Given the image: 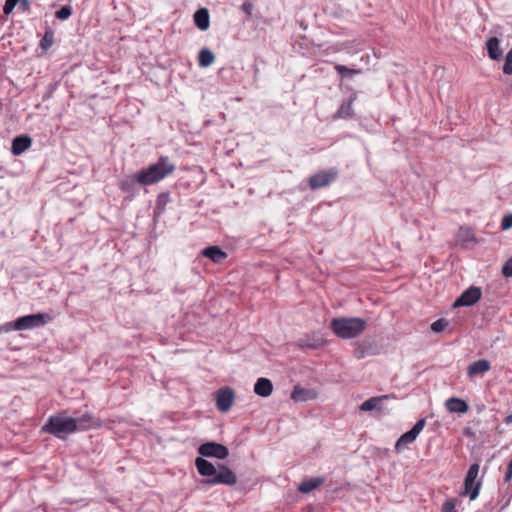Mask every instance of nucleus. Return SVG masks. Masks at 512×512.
<instances>
[{
    "instance_id": "obj_24",
    "label": "nucleus",
    "mask_w": 512,
    "mask_h": 512,
    "mask_svg": "<svg viewBox=\"0 0 512 512\" xmlns=\"http://www.w3.org/2000/svg\"><path fill=\"white\" fill-rule=\"evenodd\" d=\"M215 60V56L212 51L205 48L199 52V65L201 67L210 66Z\"/></svg>"
},
{
    "instance_id": "obj_38",
    "label": "nucleus",
    "mask_w": 512,
    "mask_h": 512,
    "mask_svg": "<svg viewBox=\"0 0 512 512\" xmlns=\"http://www.w3.org/2000/svg\"><path fill=\"white\" fill-rule=\"evenodd\" d=\"M504 422L510 424L512 422V414L505 417Z\"/></svg>"
},
{
    "instance_id": "obj_32",
    "label": "nucleus",
    "mask_w": 512,
    "mask_h": 512,
    "mask_svg": "<svg viewBox=\"0 0 512 512\" xmlns=\"http://www.w3.org/2000/svg\"><path fill=\"white\" fill-rule=\"evenodd\" d=\"M512 227V214L505 215L501 222V228L508 230Z\"/></svg>"
},
{
    "instance_id": "obj_31",
    "label": "nucleus",
    "mask_w": 512,
    "mask_h": 512,
    "mask_svg": "<svg viewBox=\"0 0 512 512\" xmlns=\"http://www.w3.org/2000/svg\"><path fill=\"white\" fill-rule=\"evenodd\" d=\"M502 274L505 277H512V257L509 258L503 265Z\"/></svg>"
},
{
    "instance_id": "obj_37",
    "label": "nucleus",
    "mask_w": 512,
    "mask_h": 512,
    "mask_svg": "<svg viewBox=\"0 0 512 512\" xmlns=\"http://www.w3.org/2000/svg\"><path fill=\"white\" fill-rule=\"evenodd\" d=\"M19 3H20V6H21V9L23 11H25L26 9L29 8V5H30V1L29 0H20Z\"/></svg>"
},
{
    "instance_id": "obj_33",
    "label": "nucleus",
    "mask_w": 512,
    "mask_h": 512,
    "mask_svg": "<svg viewBox=\"0 0 512 512\" xmlns=\"http://www.w3.org/2000/svg\"><path fill=\"white\" fill-rule=\"evenodd\" d=\"M441 512H456L455 504L453 503V501L448 500L444 502L441 508Z\"/></svg>"
},
{
    "instance_id": "obj_23",
    "label": "nucleus",
    "mask_w": 512,
    "mask_h": 512,
    "mask_svg": "<svg viewBox=\"0 0 512 512\" xmlns=\"http://www.w3.org/2000/svg\"><path fill=\"white\" fill-rule=\"evenodd\" d=\"M354 99V97H350L341 104L336 113L337 118H349L352 116V103Z\"/></svg>"
},
{
    "instance_id": "obj_8",
    "label": "nucleus",
    "mask_w": 512,
    "mask_h": 512,
    "mask_svg": "<svg viewBox=\"0 0 512 512\" xmlns=\"http://www.w3.org/2000/svg\"><path fill=\"white\" fill-rule=\"evenodd\" d=\"M426 425V420L424 418L419 419L416 424L412 427L411 430L405 432L400 436V438L396 441L395 450L397 452L402 451L408 444L413 443L421 431L424 429Z\"/></svg>"
},
{
    "instance_id": "obj_16",
    "label": "nucleus",
    "mask_w": 512,
    "mask_h": 512,
    "mask_svg": "<svg viewBox=\"0 0 512 512\" xmlns=\"http://www.w3.org/2000/svg\"><path fill=\"white\" fill-rule=\"evenodd\" d=\"M194 23L201 31H206L210 26V16L206 8H200L194 13Z\"/></svg>"
},
{
    "instance_id": "obj_22",
    "label": "nucleus",
    "mask_w": 512,
    "mask_h": 512,
    "mask_svg": "<svg viewBox=\"0 0 512 512\" xmlns=\"http://www.w3.org/2000/svg\"><path fill=\"white\" fill-rule=\"evenodd\" d=\"M54 43V31L51 27L47 26L45 33L40 40L39 46L42 50L47 51Z\"/></svg>"
},
{
    "instance_id": "obj_30",
    "label": "nucleus",
    "mask_w": 512,
    "mask_h": 512,
    "mask_svg": "<svg viewBox=\"0 0 512 512\" xmlns=\"http://www.w3.org/2000/svg\"><path fill=\"white\" fill-rule=\"evenodd\" d=\"M169 201V195L165 193H161L158 195L156 200V208L158 210H163L167 202Z\"/></svg>"
},
{
    "instance_id": "obj_20",
    "label": "nucleus",
    "mask_w": 512,
    "mask_h": 512,
    "mask_svg": "<svg viewBox=\"0 0 512 512\" xmlns=\"http://www.w3.org/2000/svg\"><path fill=\"white\" fill-rule=\"evenodd\" d=\"M388 399V396L387 395H384V396H378V397H372L366 401H364L361 405H360V410L361 411H365V412H368V411H373V410H381L382 407H381V403Z\"/></svg>"
},
{
    "instance_id": "obj_1",
    "label": "nucleus",
    "mask_w": 512,
    "mask_h": 512,
    "mask_svg": "<svg viewBox=\"0 0 512 512\" xmlns=\"http://www.w3.org/2000/svg\"><path fill=\"white\" fill-rule=\"evenodd\" d=\"M198 453L202 457L195 459V466L202 477H206L208 485L223 484L233 486L237 483L236 474L226 465L219 464L217 467L204 457L224 460L229 456V449L217 442H206L198 447Z\"/></svg>"
},
{
    "instance_id": "obj_19",
    "label": "nucleus",
    "mask_w": 512,
    "mask_h": 512,
    "mask_svg": "<svg viewBox=\"0 0 512 512\" xmlns=\"http://www.w3.org/2000/svg\"><path fill=\"white\" fill-rule=\"evenodd\" d=\"M499 39L497 37H491L487 43L488 56L492 60H499L502 57V49L499 46Z\"/></svg>"
},
{
    "instance_id": "obj_18",
    "label": "nucleus",
    "mask_w": 512,
    "mask_h": 512,
    "mask_svg": "<svg viewBox=\"0 0 512 512\" xmlns=\"http://www.w3.org/2000/svg\"><path fill=\"white\" fill-rule=\"evenodd\" d=\"M316 396L315 392L309 389L301 388L299 386H295L292 393H291V399L294 401H308L314 399Z\"/></svg>"
},
{
    "instance_id": "obj_35",
    "label": "nucleus",
    "mask_w": 512,
    "mask_h": 512,
    "mask_svg": "<svg viewBox=\"0 0 512 512\" xmlns=\"http://www.w3.org/2000/svg\"><path fill=\"white\" fill-rule=\"evenodd\" d=\"M511 479H512V459L509 461V463L507 465L504 481L509 482Z\"/></svg>"
},
{
    "instance_id": "obj_28",
    "label": "nucleus",
    "mask_w": 512,
    "mask_h": 512,
    "mask_svg": "<svg viewBox=\"0 0 512 512\" xmlns=\"http://www.w3.org/2000/svg\"><path fill=\"white\" fill-rule=\"evenodd\" d=\"M503 73L506 75L512 74V48L506 54Z\"/></svg>"
},
{
    "instance_id": "obj_4",
    "label": "nucleus",
    "mask_w": 512,
    "mask_h": 512,
    "mask_svg": "<svg viewBox=\"0 0 512 512\" xmlns=\"http://www.w3.org/2000/svg\"><path fill=\"white\" fill-rule=\"evenodd\" d=\"M77 430L78 426L75 418L68 416L65 412L51 415L42 427L43 432L49 433L62 440L66 439Z\"/></svg>"
},
{
    "instance_id": "obj_36",
    "label": "nucleus",
    "mask_w": 512,
    "mask_h": 512,
    "mask_svg": "<svg viewBox=\"0 0 512 512\" xmlns=\"http://www.w3.org/2000/svg\"><path fill=\"white\" fill-rule=\"evenodd\" d=\"M2 328H3V332H10L12 330H15L14 329V322H7L3 325H1Z\"/></svg>"
},
{
    "instance_id": "obj_29",
    "label": "nucleus",
    "mask_w": 512,
    "mask_h": 512,
    "mask_svg": "<svg viewBox=\"0 0 512 512\" xmlns=\"http://www.w3.org/2000/svg\"><path fill=\"white\" fill-rule=\"evenodd\" d=\"M20 0H5L3 6V12L5 15H9L14 10L15 6L19 3Z\"/></svg>"
},
{
    "instance_id": "obj_17",
    "label": "nucleus",
    "mask_w": 512,
    "mask_h": 512,
    "mask_svg": "<svg viewBox=\"0 0 512 512\" xmlns=\"http://www.w3.org/2000/svg\"><path fill=\"white\" fill-rule=\"evenodd\" d=\"M201 254L204 257L211 259L215 263H221L227 257V254L218 246H209L202 250Z\"/></svg>"
},
{
    "instance_id": "obj_5",
    "label": "nucleus",
    "mask_w": 512,
    "mask_h": 512,
    "mask_svg": "<svg viewBox=\"0 0 512 512\" xmlns=\"http://www.w3.org/2000/svg\"><path fill=\"white\" fill-rule=\"evenodd\" d=\"M52 317L47 313H37L30 314L26 316L19 317L14 322L15 330H28L37 327L44 326L46 323L50 322Z\"/></svg>"
},
{
    "instance_id": "obj_25",
    "label": "nucleus",
    "mask_w": 512,
    "mask_h": 512,
    "mask_svg": "<svg viewBox=\"0 0 512 512\" xmlns=\"http://www.w3.org/2000/svg\"><path fill=\"white\" fill-rule=\"evenodd\" d=\"M335 70L342 78H351L352 76L360 73L359 69H351L340 64L335 66Z\"/></svg>"
},
{
    "instance_id": "obj_39",
    "label": "nucleus",
    "mask_w": 512,
    "mask_h": 512,
    "mask_svg": "<svg viewBox=\"0 0 512 512\" xmlns=\"http://www.w3.org/2000/svg\"><path fill=\"white\" fill-rule=\"evenodd\" d=\"M0 333H3V328L1 325H0Z\"/></svg>"
},
{
    "instance_id": "obj_14",
    "label": "nucleus",
    "mask_w": 512,
    "mask_h": 512,
    "mask_svg": "<svg viewBox=\"0 0 512 512\" xmlns=\"http://www.w3.org/2000/svg\"><path fill=\"white\" fill-rule=\"evenodd\" d=\"M254 392L261 397H269L273 392V384L268 378H259L254 385Z\"/></svg>"
},
{
    "instance_id": "obj_7",
    "label": "nucleus",
    "mask_w": 512,
    "mask_h": 512,
    "mask_svg": "<svg viewBox=\"0 0 512 512\" xmlns=\"http://www.w3.org/2000/svg\"><path fill=\"white\" fill-rule=\"evenodd\" d=\"M338 174V170L334 167L319 171L309 178V186L312 190L326 187L337 179Z\"/></svg>"
},
{
    "instance_id": "obj_9",
    "label": "nucleus",
    "mask_w": 512,
    "mask_h": 512,
    "mask_svg": "<svg viewBox=\"0 0 512 512\" xmlns=\"http://www.w3.org/2000/svg\"><path fill=\"white\" fill-rule=\"evenodd\" d=\"M482 296V291L480 287L471 286L466 289L462 294L456 299L453 306L454 307H469L474 305L476 302L480 300Z\"/></svg>"
},
{
    "instance_id": "obj_27",
    "label": "nucleus",
    "mask_w": 512,
    "mask_h": 512,
    "mask_svg": "<svg viewBox=\"0 0 512 512\" xmlns=\"http://www.w3.org/2000/svg\"><path fill=\"white\" fill-rule=\"evenodd\" d=\"M448 326V321L444 318L438 319L431 324V329L435 333L442 332Z\"/></svg>"
},
{
    "instance_id": "obj_10",
    "label": "nucleus",
    "mask_w": 512,
    "mask_h": 512,
    "mask_svg": "<svg viewBox=\"0 0 512 512\" xmlns=\"http://www.w3.org/2000/svg\"><path fill=\"white\" fill-rule=\"evenodd\" d=\"M235 400V393L229 387L221 388L216 393V407L221 412H227L231 409Z\"/></svg>"
},
{
    "instance_id": "obj_21",
    "label": "nucleus",
    "mask_w": 512,
    "mask_h": 512,
    "mask_svg": "<svg viewBox=\"0 0 512 512\" xmlns=\"http://www.w3.org/2000/svg\"><path fill=\"white\" fill-rule=\"evenodd\" d=\"M323 482L324 479L321 477L306 479L299 485L298 490L302 493H309L322 485Z\"/></svg>"
},
{
    "instance_id": "obj_6",
    "label": "nucleus",
    "mask_w": 512,
    "mask_h": 512,
    "mask_svg": "<svg viewBox=\"0 0 512 512\" xmlns=\"http://www.w3.org/2000/svg\"><path fill=\"white\" fill-rule=\"evenodd\" d=\"M478 474L479 464L474 463L469 467L467 474L465 476V492L469 494L470 500L476 499L479 495L481 481L477 480Z\"/></svg>"
},
{
    "instance_id": "obj_2",
    "label": "nucleus",
    "mask_w": 512,
    "mask_h": 512,
    "mask_svg": "<svg viewBox=\"0 0 512 512\" xmlns=\"http://www.w3.org/2000/svg\"><path fill=\"white\" fill-rule=\"evenodd\" d=\"M175 170V165L167 156H161L154 164L142 169L134 175V180L143 186L153 185Z\"/></svg>"
},
{
    "instance_id": "obj_11",
    "label": "nucleus",
    "mask_w": 512,
    "mask_h": 512,
    "mask_svg": "<svg viewBox=\"0 0 512 512\" xmlns=\"http://www.w3.org/2000/svg\"><path fill=\"white\" fill-rule=\"evenodd\" d=\"M32 144V139L28 135H20L13 139L11 152L14 156L21 155Z\"/></svg>"
},
{
    "instance_id": "obj_34",
    "label": "nucleus",
    "mask_w": 512,
    "mask_h": 512,
    "mask_svg": "<svg viewBox=\"0 0 512 512\" xmlns=\"http://www.w3.org/2000/svg\"><path fill=\"white\" fill-rule=\"evenodd\" d=\"M241 9L247 16H251L254 5L251 2H244L241 6Z\"/></svg>"
},
{
    "instance_id": "obj_15",
    "label": "nucleus",
    "mask_w": 512,
    "mask_h": 512,
    "mask_svg": "<svg viewBox=\"0 0 512 512\" xmlns=\"http://www.w3.org/2000/svg\"><path fill=\"white\" fill-rule=\"evenodd\" d=\"M445 407L451 413L461 414L466 413L469 409L468 404L464 400L456 397L447 399L445 402Z\"/></svg>"
},
{
    "instance_id": "obj_13",
    "label": "nucleus",
    "mask_w": 512,
    "mask_h": 512,
    "mask_svg": "<svg viewBox=\"0 0 512 512\" xmlns=\"http://www.w3.org/2000/svg\"><path fill=\"white\" fill-rule=\"evenodd\" d=\"M78 426V430L84 431L90 428L97 427L99 420L94 417L90 412H86L79 417H74Z\"/></svg>"
},
{
    "instance_id": "obj_26",
    "label": "nucleus",
    "mask_w": 512,
    "mask_h": 512,
    "mask_svg": "<svg viewBox=\"0 0 512 512\" xmlns=\"http://www.w3.org/2000/svg\"><path fill=\"white\" fill-rule=\"evenodd\" d=\"M72 7L70 5H63L55 12V17L59 20H67L72 15Z\"/></svg>"
},
{
    "instance_id": "obj_12",
    "label": "nucleus",
    "mask_w": 512,
    "mask_h": 512,
    "mask_svg": "<svg viewBox=\"0 0 512 512\" xmlns=\"http://www.w3.org/2000/svg\"><path fill=\"white\" fill-rule=\"evenodd\" d=\"M491 368L490 362L485 359H480L471 363L467 368V375L469 378H473L478 375H483L488 372Z\"/></svg>"
},
{
    "instance_id": "obj_3",
    "label": "nucleus",
    "mask_w": 512,
    "mask_h": 512,
    "mask_svg": "<svg viewBox=\"0 0 512 512\" xmlns=\"http://www.w3.org/2000/svg\"><path fill=\"white\" fill-rule=\"evenodd\" d=\"M367 327V321L360 317H338L330 322L333 333L341 339L358 337Z\"/></svg>"
}]
</instances>
